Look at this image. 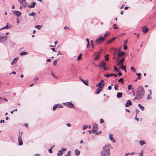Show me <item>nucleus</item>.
I'll list each match as a JSON object with an SVG mask.
<instances>
[{"label":"nucleus","instance_id":"ea45409f","mask_svg":"<svg viewBox=\"0 0 156 156\" xmlns=\"http://www.w3.org/2000/svg\"><path fill=\"white\" fill-rule=\"evenodd\" d=\"M113 28L115 30H116V29H118V28L117 27L116 24H114L113 25Z\"/></svg>","mask_w":156,"mask_h":156},{"label":"nucleus","instance_id":"7ed1b4c3","mask_svg":"<svg viewBox=\"0 0 156 156\" xmlns=\"http://www.w3.org/2000/svg\"><path fill=\"white\" fill-rule=\"evenodd\" d=\"M101 51L94 52V55H95V57L93 59V60H98L100 59V56Z\"/></svg>","mask_w":156,"mask_h":156},{"label":"nucleus","instance_id":"4c0bfd02","mask_svg":"<svg viewBox=\"0 0 156 156\" xmlns=\"http://www.w3.org/2000/svg\"><path fill=\"white\" fill-rule=\"evenodd\" d=\"M27 54V53L26 52H22L20 53L21 55H25Z\"/></svg>","mask_w":156,"mask_h":156},{"label":"nucleus","instance_id":"cd10ccee","mask_svg":"<svg viewBox=\"0 0 156 156\" xmlns=\"http://www.w3.org/2000/svg\"><path fill=\"white\" fill-rule=\"evenodd\" d=\"M112 73H111L109 74H105V76L107 77H108L110 76H113Z\"/></svg>","mask_w":156,"mask_h":156},{"label":"nucleus","instance_id":"2eb2a0df","mask_svg":"<svg viewBox=\"0 0 156 156\" xmlns=\"http://www.w3.org/2000/svg\"><path fill=\"white\" fill-rule=\"evenodd\" d=\"M132 105V103L129 100H128L127 102L126 103L125 106L126 107H128L129 106H130Z\"/></svg>","mask_w":156,"mask_h":156},{"label":"nucleus","instance_id":"052dcab7","mask_svg":"<svg viewBox=\"0 0 156 156\" xmlns=\"http://www.w3.org/2000/svg\"><path fill=\"white\" fill-rule=\"evenodd\" d=\"M64 29H67L69 30V27H66V26L65 27H64Z\"/></svg>","mask_w":156,"mask_h":156},{"label":"nucleus","instance_id":"5701e85b","mask_svg":"<svg viewBox=\"0 0 156 156\" xmlns=\"http://www.w3.org/2000/svg\"><path fill=\"white\" fill-rule=\"evenodd\" d=\"M98 126L97 124L95 123L93 125V129H98Z\"/></svg>","mask_w":156,"mask_h":156},{"label":"nucleus","instance_id":"b1692460","mask_svg":"<svg viewBox=\"0 0 156 156\" xmlns=\"http://www.w3.org/2000/svg\"><path fill=\"white\" fill-rule=\"evenodd\" d=\"M75 154L76 155L78 156L80 154V151L77 149H76L75 150Z\"/></svg>","mask_w":156,"mask_h":156},{"label":"nucleus","instance_id":"20e7f679","mask_svg":"<svg viewBox=\"0 0 156 156\" xmlns=\"http://www.w3.org/2000/svg\"><path fill=\"white\" fill-rule=\"evenodd\" d=\"M105 40V38L104 37H100L99 38H97L95 40L96 42L98 43L99 44L101 42H103Z\"/></svg>","mask_w":156,"mask_h":156},{"label":"nucleus","instance_id":"bf43d9fd","mask_svg":"<svg viewBox=\"0 0 156 156\" xmlns=\"http://www.w3.org/2000/svg\"><path fill=\"white\" fill-rule=\"evenodd\" d=\"M56 44V42H54V45H50V47H53L54 46H55Z\"/></svg>","mask_w":156,"mask_h":156},{"label":"nucleus","instance_id":"37998d69","mask_svg":"<svg viewBox=\"0 0 156 156\" xmlns=\"http://www.w3.org/2000/svg\"><path fill=\"white\" fill-rule=\"evenodd\" d=\"M136 115H137L139 114V111L138 109H136Z\"/></svg>","mask_w":156,"mask_h":156},{"label":"nucleus","instance_id":"0eeeda50","mask_svg":"<svg viewBox=\"0 0 156 156\" xmlns=\"http://www.w3.org/2000/svg\"><path fill=\"white\" fill-rule=\"evenodd\" d=\"M64 104L67 107H69L71 108H74V105L72 103H70L69 102H67Z\"/></svg>","mask_w":156,"mask_h":156},{"label":"nucleus","instance_id":"a878e982","mask_svg":"<svg viewBox=\"0 0 156 156\" xmlns=\"http://www.w3.org/2000/svg\"><path fill=\"white\" fill-rule=\"evenodd\" d=\"M42 26L41 25H36L35 26V27L38 30H40L41 28L42 27Z\"/></svg>","mask_w":156,"mask_h":156},{"label":"nucleus","instance_id":"864d4df0","mask_svg":"<svg viewBox=\"0 0 156 156\" xmlns=\"http://www.w3.org/2000/svg\"><path fill=\"white\" fill-rule=\"evenodd\" d=\"M127 42V39H126L124 41V44H126Z\"/></svg>","mask_w":156,"mask_h":156},{"label":"nucleus","instance_id":"4468645a","mask_svg":"<svg viewBox=\"0 0 156 156\" xmlns=\"http://www.w3.org/2000/svg\"><path fill=\"white\" fill-rule=\"evenodd\" d=\"M103 88V87H99L96 90V93L97 94H98L100 92L102 91Z\"/></svg>","mask_w":156,"mask_h":156},{"label":"nucleus","instance_id":"de8ad7c7","mask_svg":"<svg viewBox=\"0 0 156 156\" xmlns=\"http://www.w3.org/2000/svg\"><path fill=\"white\" fill-rule=\"evenodd\" d=\"M152 98L150 95H148L147 97V99H151Z\"/></svg>","mask_w":156,"mask_h":156},{"label":"nucleus","instance_id":"6ab92c4d","mask_svg":"<svg viewBox=\"0 0 156 156\" xmlns=\"http://www.w3.org/2000/svg\"><path fill=\"white\" fill-rule=\"evenodd\" d=\"M125 53L123 51L119 52L118 54V56L119 57H122L123 55H125Z\"/></svg>","mask_w":156,"mask_h":156},{"label":"nucleus","instance_id":"bb28decb","mask_svg":"<svg viewBox=\"0 0 156 156\" xmlns=\"http://www.w3.org/2000/svg\"><path fill=\"white\" fill-rule=\"evenodd\" d=\"M98 129H92V132L98 135L99 134V133H98V132L97 131V130Z\"/></svg>","mask_w":156,"mask_h":156},{"label":"nucleus","instance_id":"f704fd0d","mask_svg":"<svg viewBox=\"0 0 156 156\" xmlns=\"http://www.w3.org/2000/svg\"><path fill=\"white\" fill-rule=\"evenodd\" d=\"M36 15L35 13L34 12H32L31 13H29L28 14V15L30 16H34Z\"/></svg>","mask_w":156,"mask_h":156},{"label":"nucleus","instance_id":"6e6552de","mask_svg":"<svg viewBox=\"0 0 156 156\" xmlns=\"http://www.w3.org/2000/svg\"><path fill=\"white\" fill-rule=\"evenodd\" d=\"M18 141L19 142L18 145L19 146H21L23 145V143L21 137V136L20 133L19 134L18 138Z\"/></svg>","mask_w":156,"mask_h":156},{"label":"nucleus","instance_id":"a19ab883","mask_svg":"<svg viewBox=\"0 0 156 156\" xmlns=\"http://www.w3.org/2000/svg\"><path fill=\"white\" fill-rule=\"evenodd\" d=\"M118 86L117 84H115L114 85V88L115 90H117L118 89Z\"/></svg>","mask_w":156,"mask_h":156},{"label":"nucleus","instance_id":"f3484780","mask_svg":"<svg viewBox=\"0 0 156 156\" xmlns=\"http://www.w3.org/2000/svg\"><path fill=\"white\" fill-rule=\"evenodd\" d=\"M113 134H109V138L110 140H112L113 143H115V140L113 138Z\"/></svg>","mask_w":156,"mask_h":156},{"label":"nucleus","instance_id":"338daca9","mask_svg":"<svg viewBox=\"0 0 156 156\" xmlns=\"http://www.w3.org/2000/svg\"><path fill=\"white\" fill-rule=\"evenodd\" d=\"M2 122H3V123H4V120H1L0 122V123H1Z\"/></svg>","mask_w":156,"mask_h":156},{"label":"nucleus","instance_id":"49530a36","mask_svg":"<svg viewBox=\"0 0 156 156\" xmlns=\"http://www.w3.org/2000/svg\"><path fill=\"white\" fill-rule=\"evenodd\" d=\"M87 126L84 125L83 126V130H85V129H87Z\"/></svg>","mask_w":156,"mask_h":156},{"label":"nucleus","instance_id":"774afa93","mask_svg":"<svg viewBox=\"0 0 156 156\" xmlns=\"http://www.w3.org/2000/svg\"><path fill=\"white\" fill-rule=\"evenodd\" d=\"M103 69L105 70H106L107 69V68L106 67H103Z\"/></svg>","mask_w":156,"mask_h":156},{"label":"nucleus","instance_id":"423d86ee","mask_svg":"<svg viewBox=\"0 0 156 156\" xmlns=\"http://www.w3.org/2000/svg\"><path fill=\"white\" fill-rule=\"evenodd\" d=\"M66 148H62L61 150H59L57 154V156H61L63 154L64 151H66Z\"/></svg>","mask_w":156,"mask_h":156},{"label":"nucleus","instance_id":"58836bf2","mask_svg":"<svg viewBox=\"0 0 156 156\" xmlns=\"http://www.w3.org/2000/svg\"><path fill=\"white\" fill-rule=\"evenodd\" d=\"M130 69L133 72H135L136 70L133 67H131Z\"/></svg>","mask_w":156,"mask_h":156},{"label":"nucleus","instance_id":"c03bdc74","mask_svg":"<svg viewBox=\"0 0 156 156\" xmlns=\"http://www.w3.org/2000/svg\"><path fill=\"white\" fill-rule=\"evenodd\" d=\"M59 59V58H58L57 60H55L53 62V65H54V66H55L56 65L57 62V61Z\"/></svg>","mask_w":156,"mask_h":156},{"label":"nucleus","instance_id":"680f3d73","mask_svg":"<svg viewBox=\"0 0 156 156\" xmlns=\"http://www.w3.org/2000/svg\"><path fill=\"white\" fill-rule=\"evenodd\" d=\"M135 119L138 122L139 121V119L138 118H136V116L135 117Z\"/></svg>","mask_w":156,"mask_h":156},{"label":"nucleus","instance_id":"412c9836","mask_svg":"<svg viewBox=\"0 0 156 156\" xmlns=\"http://www.w3.org/2000/svg\"><path fill=\"white\" fill-rule=\"evenodd\" d=\"M122 93L119 92L117 94V97L118 98H119L122 97Z\"/></svg>","mask_w":156,"mask_h":156},{"label":"nucleus","instance_id":"4d7b16f0","mask_svg":"<svg viewBox=\"0 0 156 156\" xmlns=\"http://www.w3.org/2000/svg\"><path fill=\"white\" fill-rule=\"evenodd\" d=\"M136 75L139 76V77H140V76L141 75V74L140 73H136Z\"/></svg>","mask_w":156,"mask_h":156},{"label":"nucleus","instance_id":"2f4dec72","mask_svg":"<svg viewBox=\"0 0 156 156\" xmlns=\"http://www.w3.org/2000/svg\"><path fill=\"white\" fill-rule=\"evenodd\" d=\"M82 54H80L77 57V60L79 61L80 59H82Z\"/></svg>","mask_w":156,"mask_h":156},{"label":"nucleus","instance_id":"a18cd8bd","mask_svg":"<svg viewBox=\"0 0 156 156\" xmlns=\"http://www.w3.org/2000/svg\"><path fill=\"white\" fill-rule=\"evenodd\" d=\"M132 85H129L128 87V88L129 90H131L132 89L131 87Z\"/></svg>","mask_w":156,"mask_h":156},{"label":"nucleus","instance_id":"dca6fc26","mask_svg":"<svg viewBox=\"0 0 156 156\" xmlns=\"http://www.w3.org/2000/svg\"><path fill=\"white\" fill-rule=\"evenodd\" d=\"M19 58L18 57H16L12 61L11 63V65H12L16 62V61Z\"/></svg>","mask_w":156,"mask_h":156},{"label":"nucleus","instance_id":"4be33fe9","mask_svg":"<svg viewBox=\"0 0 156 156\" xmlns=\"http://www.w3.org/2000/svg\"><path fill=\"white\" fill-rule=\"evenodd\" d=\"M116 37H113L111 39L108 40L107 42V44H109L110 43H111L113 41H114L116 39Z\"/></svg>","mask_w":156,"mask_h":156},{"label":"nucleus","instance_id":"ddd939ff","mask_svg":"<svg viewBox=\"0 0 156 156\" xmlns=\"http://www.w3.org/2000/svg\"><path fill=\"white\" fill-rule=\"evenodd\" d=\"M12 26L11 25L9 24V23H7V25L5 26L4 27H3L2 28L0 29V30H1L2 29H8L10 28L11 27H12Z\"/></svg>","mask_w":156,"mask_h":156},{"label":"nucleus","instance_id":"f8f14e48","mask_svg":"<svg viewBox=\"0 0 156 156\" xmlns=\"http://www.w3.org/2000/svg\"><path fill=\"white\" fill-rule=\"evenodd\" d=\"M80 80L83 82L86 85H88V81L87 80H84L83 79H82L80 77L79 78Z\"/></svg>","mask_w":156,"mask_h":156},{"label":"nucleus","instance_id":"3c124183","mask_svg":"<svg viewBox=\"0 0 156 156\" xmlns=\"http://www.w3.org/2000/svg\"><path fill=\"white\" fill-rule=\"evenodd\" d=\"M38 80V77H36V78H34V79H33V80H34V81H35V82L37 81V80Z\"/></svg>","mask_w":156,"mask_h":156},{"label":"nucleus","instance_id":"13d9d810","mask_svg":"<svg viewBox=\"0 0 156 156\" xmlns=\"http://www.w3.org/2000/svg\"><path fill=\"white\" fill-rule=\"evenodd\" d=\"M66 126H67L68 127H70L71 126V124H70L69 123H68L66 124Z\"/></svg>","mask_w":156,"mask_h":156},{"label":"nucleus","instance_id":"8fccbe9b","mask_svg":"<svg viewBox=\"0 0 156 156\" xmlns=\"http://www.w3.org/2000/svg\"><path fill=\"white\" fill-rule=\"evenodd\" d=\"M93 42V40H91V41H90V43H91V44L92 46V48H94V45H93V44L92 43V42Z\"/></svg>","mask_w":156,"mask_h":156},{"label":"nucleus","instance_id":"79ce46f5","mask_svg":"<svg viewBox=\"0 0 156 156\" xmlns=\"http://www.w3.org/2000/svg\"><path fill=\"white\" fill-rule=\"evenodd\" d=\"M110 32H107L106 33H105V34L104 36H108L109 35H110Z\"/></svg>","mask_w":156,"mask_h":156},{"label":"nucleus","instance_id":"c756f323","mask_svg":"<svg viewBox=\"0 0 156 156\" xmlns=\"http://www.w3.org/2000/svg\"><path fill=\"white\" fill-rule=\"evenodd\" d=\"M58 105H59V106H60V105L59 104H58L57 105H55L53 107V111H54L56 108V107H57V106H58Z\"/></svg>","mask_w":156,"mask_h":156},{"label":"nucleus","instance_id":"e433bc0d","mask_svg":"<svg viewBox=\"0 0 156 156\" xmlns=\"http://www.w3.org/2000/svg\"><path fill=\"white\" fill-rule=\"evenodd\" d=\"M142 30L144 33H146V27H144L143 28Z\"/></svg>","mask_w":156,"mask_h":156},{"label":"nucleus","instance_id":"e2e57ef3","mask_svg":"<svg viewBox=\"0 0 156 156\" xmlns=\"http://www.w3.org/2000/svg\"><path fill=\"white\" fill-rule=\"evenodd\" d=\"M122 73L121 72H119L118 73V75L119 76H120L122 75Z\"/></svg>","mask_w":156,"mask_h":156},{"label":"nucleus","instance_id":"9d476101","mask_svg":"<svg viewBox=\"0 0 156 156\" xmlns=\"http://www.w3.org/2000/svg\"><path fill=\"white\" fill-rule=\"evenodd\" d=\"M8 37L6 36H0V42L3 41L7 40Z\"/></svg>","mask_w":156,"mask_h":156},{"label":"nucleus","instance_id":"a211bd4d","mask_svg":"<svg viewBox=\"0 0 156 156\" xmlns=\"http://www.w3.org/2000/svg\"><path fill=\"white\" fill-rule=\"evenodd\" d=\"M125 60V58H122L119 61V62L117 64L118 65H119L120 64L123 65L124 62Z\"/></svg>","mask_w":156,"mask_h":156},{"label":"nucleus","instance_id":"5fc2aeb1","mask_svg":"<svg viewBox=\"0 0 156 156\" xmlns=\"http://www.w3.org/2000/svg\"><path fill=\"white\" fill-rule=\"evenodd\" d=\"M100 122L101 123H102L104 122V120L102 119H100Z\"/></svg>","mask_w":156,"mask_h":156},{"label":"nucleus","instance_id":"72a5a7b5","mask_svg":"<svg viewBox=\"0 0 156 156\" xmlns=\"http://www.w3.org/2000/svg\"><path fill=\"white\" fill-rule=\"evenodd\" d=\"M123 78H120L118 82H119L122 83V84L124 83V82H123Z\"/></svg>","mask_w":156,"mask_h":156},{"label":"nucleus","instance_id":"c9c22d12","mask_svg":"<svg viewBox=\"0 0 156 156\" xmlns=\"http://www.w3.org/2000/svg\"><path fill=\"white\" fill-rule=\"evenodd\" d=\"M121 68L122 70H125L126 69V66H124L123 65H122Z\"/></svg>","mask_w":156,"mask_h":156},{"label":"nucleus","instance_id":"1a4fd4ad","mask_svg":"<svg viewBox=\"0 0 156 156\" xmlns=\"http://www.w3.org/2000/svg\"><path fill=\"white\" fill-rule=\"evenodd\" d=\"M106 65V63L104 61H101L98 65L99 68H102V66H104Z\"/></svg>","mask_w":156,"mask_h":156},{"label":"nucleus","instance_id":"09e8293b","mask_svg":"<svg viewBox=\"0 0 156 156\" xmlns=\"http://www.w3.org/2000/svg\"><path fill=\"white\" fill-rule=\"evenodd\" d=\"M114 69L117 71H119V69L115 66H114Z\"/></svg>","mask_w":156,"mask_h":156},{"label":"nucleus","instance_id":"473e14b6","mask_svg":"<svg viewBox=\"0 0 156 156\" xmlns=\"http://www.w3.org/2000/svg\"><path fill=\"white\" fill-rule=\"evenodd\" d=\"M139 143H140V145L141 146L143 145H144V144L145 143V141L144 140L140 141H139Z\"/></svg>","mask_w":156,"mask_h":156},{"label":"nucleus","instance_id":"0e129e2a","mask_svg":"<svg viewBox=\"0 0 156 156\" xmlns=\"http://www.w3.org/2000/svg\"><path fill=\"white\" fill-rule=\"evenodd\" d=\"M108 89L111 90L112 89V87L111 86H109L108 87Z\"/></svg>","mask_w":156,"mask_h":156},{"label":"nucleus","instance_id":"393cba45","mask_svg":"<svg viewBox=\"0 0 156 156\" xmlns=\"http://www.w3.org/2000/svg\"><path fill=\"white\" fill-rule=\"evenodd\" d=\"M138 106L141 109L142 111H143L144 109V106L141 105L140 104H138Z\"/></svg>","mask_w":156,"mask_h":156},{"label":"nucleus","instance_id":"f257e3e1","mask_svg":"<svg viewBox=\"0 0 156 156\" xmlns=\"http://www.w3.org/2000/svg\"><path fill=\"white\" fill-rule=\"evenodd\" d=\"M111 145L109 144H107L103 147L102 151L101 153V156H108L110 155L109 152Z\"/></svg>","mask_w":156,"mask_h":156},{"label":"nucleus","instance_id":"6e6d98bb","mask_svg":"<svg viewBox=\"0 0 156 156\" xmlns=\"http://www.w3.org/2000/svg\"><path fill=\"white\" fill-rule=\"evenodd\" d=\"M48 151L50 153H52V151L51 148H50L49 149Z\"/></svg>","mask_w":156,"mask_h":156},{"label":"nucleus","instance_id":"c85d7f7f","mask_svg":"<svg viewBox=\"0 0 156 156\" xmlns=\"http://www.w3.org/2000/svg\"><path fill=\"white\" fill-rule=\"evenodd\" d=\"M103 82H104V80H101V81L99 83H98V84H97L96 85V87H98V86L100 87L101 86V84Z\"/></svg>","mask_w":156,"mask_h":156},{"label":"nucleus","instance_id":"603ef678","mask_svg":"<svg viewBox=\"0 0 156 156\" xmlns=\"http://www.w3.org/2000/svg\"><path fill=\"white\" fill-rule=\"evenodd\" d=\"M124 48L123 49H127V47L126 44H123Z\"/></svg>","mask_w":156,"mask_h":156},{"label":"nucleus","instance_id":"39448f33","mask_svg":"<svg viewBox=\"0 0 156 156\" xmlns=\"http://www.w3.org/2000/svg\"><path fill=\"white\" fill-rule=\"evenodd\" d=\"M18 1L23 6L25 7L27 6V2L25 0H18Z\"/></svg>","mask_w":156,"mask_h":156},{"label":"nucleus","instance_id":"9b49d317","mask_svg":"<svg viewBox=\"0 0 156 156\" xmlns=\"http://www.w3.org/2000/svg\"><path fill=\"white\" fill-rule=\"evenodd\" d=\"M13 13L15 14L17 17L20 16L21 15V12L18 11L14 10L13 11Z\"/></svg>","mask_w":156,"mask_h":156},{"label":"nucleus","instance_id":"f03ea898","mask_svg":"<svg viewBox=\"0 0 156 156\" xmlns=\"http://www.w3.org/2000/svg\"><path fill=\"white\" fill-rule=\"evenodd\" d=\"M144 91L143 87L142 86L139 87L135 99H140L144 95Z\"/></svg>","mask_w":156,"mask_h":156},{"label":"nucleus","instance_id":"7c9ffc66","mask_svg":"<svg viewBox=\"0 0 156 156\" xmlns=\"http://www.w3.org/2000/svg\"><path fill=\"white\" fill-rule=\"evenodd\" d=\"M108 56H109V55L108 54H107L106 55H105V60L107 61H108L109 60Z\"/></svg>","mask_w":156,"mask_h":156},{"label":"nucleus","instance_id":"aec40b11","mask_svg":"<svg viewBox=\"0 0 156 156\" xmlns=\"http://www.w3.org/2000/svg\"><path fill=\"white\" fill-rule=\"evenodd\" d=\"M35 4H36L35 2H33L32 3L31 5H29L28 6V7L30 8H33L34 7Z\"/></svg>","mask_w":156,"mask_h":156},{"label":"nucleus","instance_id":"69168bd1","mask_svg":"<svg viewBox=\"0 0 156 156\" xmlns=\"http://www.w3.org/2000/svg\"><path fill=\"white\" fill-rule=\"evenodd\" d=\"M16 19H17V23H19V19H18V17Z\"/></svg>","mask_w":156,"mask_h":156}]
</instances>
